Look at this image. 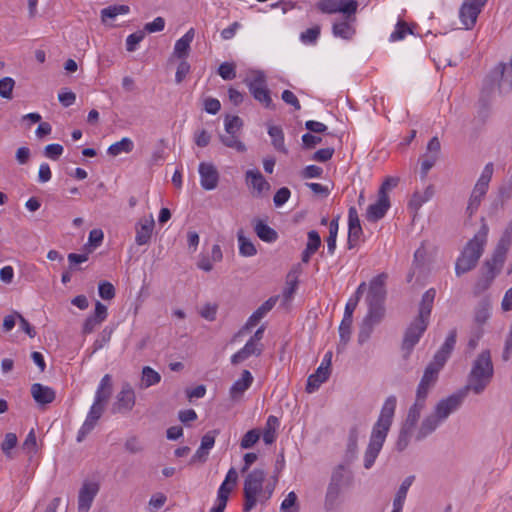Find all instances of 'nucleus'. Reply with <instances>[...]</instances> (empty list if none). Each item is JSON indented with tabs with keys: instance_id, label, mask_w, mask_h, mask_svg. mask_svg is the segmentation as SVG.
Masks as SVG:
<instances>
[{
	"instance_id": "774afa93",
	"label": "nucleus",
	"mask_w": 512,
	"mask_h": 512,
	"mask_svg": "<svg viewBox=\"0 0 512 512\" xmlns=\"http://www.w3.org/2000/svg\"><path fill=\"white\" fill-rule=\"evenodd\" d=\"M362 233H363V230H362L361 226L360 227H356V226L348 227L349 248H353L358 244Z\"/></svg>"
},
{
	"instance_id": "13d9d810",
	"label": "nucleus",
	"mask_w": 512,
	"mask_h": 512,
	"mask_svg": "<svg viewBox=\"0 0 512 512\" xmlns=\"http://www.w3.org/2000/svg\"><path fill=\"white\" fill-rule=\"evenodd\" d=\"M98 293L103 300H111L115 297V288L112 283L102 281L98 285Z\"/></svg>"
},
{
	"instance_id": "412c9836",
	"label": "nucleus",
	"mask_w": 512,
	"mask_h": 512,
	"mask_svg": "<svg viewBox=\"0 0 512 512\" xmlns=\"http://www.w3.org/2000/svg\"><path fill=\"white\" fill-rule=\"evenodd\" d=\"M254 378L249 370H243L241 377L237 379L229 389V396L232 400H239L251 387Z\"/></svg>"
},
{
	"instance_id": "f3484780",
	"label": "nucleus",
	"mask_w": 512,
	"mask_h": 512,
	"mask_svg": "<svg viewBox=\"0 0 512 512\" xmlns=\"http://www.w3.org/2000/svg\"><path fill=\"white\" fill-rule=\"evenodd\" d=\"M512 243V220L505 227L497 246L491 256V259L498 265H503L507 252Z\"/></svg>"
},
{
	"instance_id": "a878e982",
	"label": "nucleus",
	"mask_w": 512,
	"mask_h": 512,
	"mask_svg": "<svg viewBox=\"0 0 512 512\" xmlns=\"http://www.w3.org/2000/svg\"><path fill=\"white\" fill-rule=\"evenodd\" d=\"M33 399L40 405L50 404L55 400V391L48 386L40 383H34L31 386Z\"/></svg>"
},
{
	"instance_id": "c9c22d12",
	"label": "nucleus",
	"mask_w": 512,
	"mask_h": 512,
	"mask_svg": "<svg viewBox=\"0 0 512 512\" xmlns=\"http://www.w3.org/2000/svg\"><path fill=\"white\" fill-rule=\"evenodd\" d=\"M133 148V141L128 137H123L120 141L111 144L107 149V153L115 157L121 153H130Z\"/></svg>"
},
{
	"instance_id": "ea45409f",
	"label": "nucleus",
	"mask_w": 512,
	"mask_h": 512,
	"mask_svg": "<svg viewBox=\"0 0 512 512\" xmlns=\"http://www.w3.org/2000/svg\"><path fill=\"white\" fill-rule=\"evenodd\" d=\"M130 12L128 5H112L101 10V20L106 22L108 19H114L118 15H126Z\"/></svg>"
},
{
	"instance_id": "9d476101",
	"label": "nucleus",
	"mask_w": 512,
	"mask_h": 512,
	"mask_svg": "<svg viewBox=\"0 0 512 512\" xmlns=\"http://www.w3.org/2000/svg\"><path fill=\"white\" fill-rule=\"evenodd\" d=\"M486 3L487 0H464L459 11V17L465 29L474 27L478 15Z\"/></svg>"
},
{
	"instance_id": "4c0bfd02",
	"label": "nucleus",
	"mask_w": 512,
	"mask_h": 512,
	"mask_svg": "<svg viewBox=\"0 0 512 512\" xmlns=\"http://www.w3.org/2000/svg\"><path fill=\"white\" fill-rule=\"evenodd\" d=\"M365 290H366V283L365 282L360 283V285L357 287V289L355 291L354 296L348 299V301L345 305L343 317L353 319V313H354V311L358 305V302Z\"/></svg>"
},
{
	"instance_id": "052dcab7",
	"label": "nucleus",
	"mask_w": 512,
	"mask_h": 512,
	"mask_svg": "<svg viewBox=\"0 0 512 512\" xmlns=\"http://www.w3.org/2000/svg\"><path fill=\"white\" fill-rule=\"evenodd\" d=\"M64 148L61 144L53 143L44 148V155L51 160H58L63 154Z\"/></svg>"
},
{
	"instance_id": "9b49d317",
	"label": "nucleus",
	"mask_w": 512,
	"mask_h": 512,
	"mask_svg": "<svg viewBox=\"0 0 512 512\" xmlns=\"http://www.w3.org/2000/svg\"><path fill=\"white\" fill-rule=\"evenodd\" d=\"M503 265H498L493 261V259H489L484 263V266L481 270V275L474 286V294L479 295L486 291L490 285L492 284L493 280L495 279L496 275L500 272Z\"/></svg>"
},
{
	"instance_id": "6e6552de",
	"label": "nucleus",
	"mask_w": 512,
	"mask_h": 512,
	"mask_svg": "<svg viewBox=\"0 0 512 512\" xmlns=\"http://www.w3.org/2000/svg\"><path fill=\"white\" fill-rule=\"evenodd\" d=\"M238 483V472L234 467H231L223 482L220 484L217 497L213 507L209 512H224L231 492L236 488Z\"/></svg>"
},
{
	"instance_id": "603ef678",
	"label": "nucleus",
	"mask_w": 512,
	"mask_h": 512,
	"mask_svg": "<svg viewBox=\"0 0 512 512\" xmlns=\"http://www.w3.org/2000/svg\"><path fill=\"white\" fill-rule=\"evenodd\" d=\"M412 31L408 27L405 22H398L394 31L390 34L389 40L391 42H396L403 40L408 34H411Z\"/></svg>"
},
{
	"instance_id": "58836bf2",
	"label": "nucleus",
	"mask_w": 512,
	"mask_h": 512,
	"mask_svg": "<svg viewBox=\"0 0 512 512\" xmlns=\"http://www.w3.org/2000/svg\"><path fill=\"white\" fill-rule=\"evenodd\" d=\"M339 230V216L333 218L329 222V236L327 238V252L333 255L336 250V241Z\"/></svg>"
},
{
	"instance_id": "09e8293b",
	"label": "nucleus",
	"mask_w": 512,
	"mask_h": 512,
	"mask_svg": "<svg viewBox=\"0 0 512 512\" xmlns=\"http://www.w3.org/2000/svg\"><path fill=\"white\" fill-rule=\"evenodd\" d=\"M321 33V28L319 25H315L306 29L304 32L300 34V40L304 44H315L318 40Z\"/></svg>"
},
{
	"instance_id": "de8ad7c7",
	"label": "nucleus",
	"mask_w": 512,
	"mask_h": 512,
	"mask_svg": "<svg viewBox=\"0 0 512 512\" xmlns=\"http://www.w3.org/2000/svg\"><path fill=\"white\" fill-rule=\"evenodd\" d=\"M238 242H239V253L245 257L254 256L257 252L254 244L245 238L242 233L238 234Z\"/></svg>"
},
{
	"instance_id": "cd10ccee",
	"label": "nucleus",
	"mask_w": 512,
	"mask_h": 512,
	"mask_svg": "<svg viewBox=\"0 0 512 512\" xmlns=\"http://www.w3.org/2000/svg\"><path fill=\"white\" fill-rule=\"evenodd\" d=\"M112 393V378L109 374H105L98 385L95 393L94 401L100 404H105Z\"/></svg>"
},
{
	"instance_id": "bf43d9fd",
	"label": "nucleus",
	"mask_w": 512,
	"mask_h": 512,
	"mask_svg": "<svg viewBox=\"0 0 512 512\" xmlns=\"http://www.w3.org/2000/svg\"><path fill=\"white\" fill-rule=\"evenodd\" d=\"M18 442L17 436L15 433H7L5 438L1 444V450L6 456L11 455V450L16 447Z\"/></svg>"
},
{
	"instance_id": "69168bd1",
	"label": "nucleus",
	"mask_w": 512,
	"mask_h": 512,
	"mask_svg": "<svg viewBox=\"0 0 512 512\" xmlns=\"http://www.w3.org/2000/svg\"><path fill=\"white\" fill-rule=\"evenodd\" d=\"M291 192L287 187H282L275 193L273 202L276 207L283 206L290 198Z\"/></svg>"
},
{
	"instance_id": "2f4dec72",
	"label": "nucleus",
	"mask_w": 512,
	"mask_h": 512,
	"mask_svg": "<svg viewBox=\"0 0 512 512\" xmlns=\"http://www.w3.org/2000/svg\"><path fill=\"white\" fill-rule=\"evenodd\" d=\"M434 195V187L432 185L427 186L423 191H416L412 195L409 201V208L414 211L420 209V207L428 202Z\"/></svg>"
},
{
	"instance_id": "2eb2a0df",
	"label": "nucleus",
	"mask_w": 512,
	"mask_h": 512,
	"mask_svg": "<svg viewBox=\"0 0 512 512\" xmlns=\"http://www.w3.org/2000/svg\"><path fill=\"white\" fill-rule=\"evenodd\" d=\"M98 492L97 482L85 481L78 494V512H88Z\"/></svg>"
},
{
	"instance_id": "b1692460",
	"label": "nucleus",
	"mask_w": 512,
	"mask_h": 512,
	"mask_svg": "<svg viewBox=\"0 0 512 512\" xmlns=\"http://www.w3.org/2000/svg\"><path fill=\"white\" fill-rule=\"evenodd\" d=\"M195 37L194 28H190L181 38H179L174 45L173 56L185 60L190 51V45Z\"/></svg>"
},
{
	"instance_id": "37998d69",
	"label": "nucleus",
	"mask_w": 512,
	"mask_h": 512,
	"mask_svg": "<svg viewBox=\"0 0 512 512\" xmlns=\"http://www.w3.org/2000/svg\"><path fill=\"white\" fill-rule=\"evenodd\" d=\"M220 141L222 144L228 148L234 149L237 152H245L246 146L240 140L239 135L236 134H223L220 135Z\"/></svg>"
},
{
	"instance_id": "393cba45",
	"label": "nucleus",
	"mask_w": 512,
	"mask_h": 512,
	"mask_svg": "<svg viewBox=\"0 0 512 512\" xmlns=\"http://www.w3.org/2000/svg\"><path fill=\"white\" fill-rule=\"evenodd\" d=\"M262 353V344L247 341L243 348L237 351L231 357V362L234 365L240 364L251 356H259Z\"/></svg>"
},
{
	"instance_id": "0e129e2a",
	"label": "nucleus",
	"mask_w": 512,
	"mask_h": 512,
	"mask_svg": "<svg viewBox=\"0 0 512 512\" xmlns=\"http://www.w3.org/2000/svg\"><path fill=\"white\" fill-rule=\"evenodd\" d=\"M112 332V329H109L107 327L102 330L99 337L95 340L93 344L95 351L102 349L110 341Z\"/></svg>"
},
{
	"instance_id": "8fccbe9b",
	"label": "nucleus",
	"mask_w": 512,
	"mask_h": 512,
	"mask_svg": "<svg viewBox=\"0 0 512 512\" xmlns=\"http://www.w3.org/2000/svg\"><path fill=\"white\" fill-rule=\"evenodd\" d=\"M353 319L343 317L340 325H339V336L340 341L343 345H346L350 340L351 336V328H352Z\"/></svg>"
},
{
	"instance_id": "f8f14e48",
	"label": "nucleus",
	"mask_w": 512,
	"mask_h": 512,
	"mask_svg": "<svg viewBox=\"0 0 512 512\" xmlns=\"http://www.w3.org/2000/svg\"><path fill=\"white\" fill-rule=\"evenodd\" d=\"M464 397V392H458L442 399L436 405L434 414L443 422L451 413L459 408Z\"/></svg>"
},
{
	"instance_id": "6ab92c4d",
	"label": "nucleus",
	"mask_w": 512,
	"mask_h": 512,
	"mask_svg": "<svg viewBox=\"0 0 512 512\" xmlns=\"http://www.w3.org/2000/svg\"><path fill=\"white\" fill-rule=\"evenodd\" d=\"M200 184L204 190H213L217 187L219 174L212 163L201 162L199 164Z\"/></svg>"
},
{
	"instance_id": "7c9ffc66",
	"label": "nucleus",
	"mask_w": 512,
	"mask_h": 512,
	"mask_svg": "<svg viewBox=\"0 0 512 512\" xmlns=\"http://www.w3.org/2000/svg\"><path fill=\"white\" fill-rule=\"evenodd\" d=\"M280 425L278 418L274 415H270L267 418L263 432L261 433L262 439L265 444L271 445L276 441L277 429Z\"/></svg>"
},
{
	"instance_id": "5701e85b",
	"label": "nucleus",
	"mask_w": 512,
	"mask_h": 512,
	"mask_svg": "<svg viewBox=\"0 0 512 512\" xmlns=\"http://www.w3.org/2000/svg\"><path fill=\"white\" fill-rule=\"evenodd\" d=\"M278 301V297H270L268 300H266L256 311L253 312V314L248 318L245 326L243 327V330L251 329L252 327L256 326L262 318L265 317V315L273 309V307L276 305Z\"/></svg>"
},
{
	"instance_id": "c03bdc74",
	"label": "nucleus",
	"mask_w": 512,
	"mask_h": 512,
	"mask_svg": "<svg viewBox=\"0 0 512 512\" xmlns=\"http://www.w3.org/2000/svg\"><path fill=\"white\" fill-rule=\"evenodd\" d=\"M243 127V121L239 116L227 115L224 119V128L227 134L239 135Z\"/></svg>"
},
{
	"instance_id": "680f3d73",
	"label": "nucleus",
	"mask_w": 512,
	"mask_h": 512,
	"mask_svg": "<svg viewBox=\"0 0 512 512\" xmlns=\"http://www.w3.org/2000/svg\"><path fill=\"white\" fill-rule=\"evenodd\" d=\"M320 246H321V237H320L319 233L315 230L309 231L307 234V243H306L305 248L316 253Z\"/></svg>"
},
{
	"instance_id": "0eeeda50",
	"label": "nucleus",
	"mask_w": 512,
	"mask_h": 512,
	"mask_svg": "<svg viewBox=\"0 0 512 512\" xmlns=\"http://www.w3.org/2000/svg\"><path fill=\"white\" fill-rule=\"evenodd\" d=\"M245 84L255 100L260 102L265 108H274L270 91L267 88L266 76L263 72L253 71L251 75L245 79Z\"/></svg>"
},
{
	"instance_id": "473e14b6",
	"label": "nucleus",
	"mask_w": 512,
	"mask_h": 512,
	"mask_svg": "<svg viewBox=\"0 0 512 512\" xmlns=\"http://www.w3.org/2000/svg\"><path fill=\"white\" fill-rule=\"evenodd\" d=\"M268 134L271 138L273 147L277 151L287 154L288 150L285 146V138H284V133H283V129L281 128V126L269 125Z\"/></svg>"
},
{
	"instance_id": "a18cd8bd",
	"label": "nucleus",
	"mask_w": 512,
	"mask_h": 512,
	"mask_svg": "<svg viewBox=\"0 0 512 512\" xmlns=\"http://www.w3.org/2000/svg\"><path fill=\"white\" fill-rule=\"evenodd\" d=\"M413 480H414V476H409L402 482V484L400 485V487L397 491L396 497L393 502V506H398V507L403 508V505H404V502H405V499L407 496V492H408L410 486L412 485Z\"/></svg>"
},
{
	"instance_id": "ddd939ff",
	"label": "nucleus",
	"mask_w": 512,
	"mask_h": 512,
	"mask_svg": "<svg viewBox=\"0 0 512 512\" xmlns=\"http://www.w3.org/2000/svg\"><path fill=\"white\" fill-rule=\"evenodd\" d=\"M387 274L381 273L373 277L369 282L366 296L367 303H384L386 297Z\"/></svg>"
},
{
	"instance_id": "4be33fe9",
	"label": "nucleus",
	"mask_w": 512,
	"mask_h": 512,
	"mask_svg": "<svg viewBox=\"0 0 512 512\" xmlns=\"http://www.w3.org/2000/svg\"><path fill=\"white\" fill-rule=\"evenodd\" d=\"M155 226L153 216L149 218L141 219L136 227L135 242L137 245H146L152 236V232Z\"/></svg>"
},
{
	"instance_id": "39448f33",
	"label": "nucleus",
	"mask_w": 512,
	"mask_h": 512,
	"mask_svg": "<svg viewBox=\"0 0 512 512\" xmlns=\"http://www.w3.org/2000/svg\"><path fill=\"white\" fill-rule=\"evenodd\" d=\"M489 228L486 223H482L479 231L466 244L461 255L458 257L455 265V272L458 276L472 270L481 257L487 242Z\"/></svg>"
},
{
	"instance_id": "bb28decb",
	"label": "nucleus",
	"mask_w": 512,
	"mask_h": 512,
	"mask_svg": "<svg viewBox=\"0 0 512 512\" xmlns=\"http://www.w3.org/2000/svg\"><path fill=\"white\" fill-rule=\"evenodd\" d=\"M493 163H487L476 182L472 192L477 194L478 196L484 197L487 193L489 183L491 181L492 175H493Z\"/></svg>"
},
{
	"instance_id": "e433bc0d",
	"label": "nucleus",
	"mask_w": 512,
	"mask_h": 512,
	"mask_svg": "<svg viewBox=\"0 0 512 512\" xmlns=\"http://www.w3.org/2000/svg\"><path fill=\"white\" fill-rule=\"evenodd\" d=\"M367 305L368 312L364 319L375 325L379 324L385 315L384 303H367Z\"/></svg>"
},
{
	"instance_id": "338daca9",
	"label": "nucleus",
	"mask_w": 512,
	"mask_h": 512,
	"mask_svg": "<svg viewBox=\"0 0 512 512\" xmlns=\"http://www.w3.org/2000/svg\"><path fill=\"white\" fill-rule=\"evenodd\" d=\"M412 430H413V428L403 425V427L400 431L399 437H398V441H397V449L399 451L404 450L408 446L409 438H410V434H411Z\"/></svg>"
},
{
	"instance_id": "6e6d98bb",
	"label": "nucleus",
	"mask_w": 512,
	"mask_h": 512,
	"mask_svg": "<svg viewBox=\"0 0 512 512\" xmlns=\"http://www.w3.org/2000/svg\"><path fill=\"white\" fill-rule=\"evenodd\" d=\"M375 327V324L368 322L367 320L363 319L362 324L359 329L358 333V342L359 344H363L370 338L373 329Z\"/></svg>"
},
{
	"instance_id": "f03ea898",
	"label": "nucleus",
	"mask_w": 512,
	"mask_h": 512,
	"mask_svg": "<svg viewBox=\"0 0 512 512\" xmlns=\"http://www.w3.org/2000/svg\"><path fill=\"white\" fill-rule=\"evenodd\" d=\"M275 486L276 480H267L263 469L250 471L243 483V512H251L257 505L264 506L271 499Z\"/></svg>"
},
{
	"instance_id": "f257e3e1",
	"label": "nucleus",
	"mask_w": 512,
	"mask_h": 512,
	"mask_svg": "<svg viewBox=\"0 0 512 512\" xmlns=\"http://www.w3.org/2000/svg\"><path fill=\"white\" fill-rule=\"evenodd\" d=\"M397 400L389 396L380 411L379 417L372 428L369 444L364 455V467L369 469L375 463L393 422Z\"/></svg>"
},
{
	"instance_id": "49530a36",
	"label": "nucleus",
	"mask_w": 512,
	"mask_h": 512,
	"mask_svg": "<svg viewBox=\"0 0 512 512\" xmlns=\"http://www.w3.org/2000/svg\"><path fill=\"white\" fill-rule=\"evenodd\" d=\"M261 433L258 429H251L247 431L240 442V446L242 449L252 448L260 439Z\"/></svg>"
},
{
	"instance_id": "dca6fc26",
	"label": "nucleus",
	"mask_w": 512,
	"mask_h": 512,
	"mask_svg": "<svg viewBox=\"0 0 512 512\" xmlns=\"http://www.w3.org/2000/svg\"><path fill=\"white\" fill-rule=\"evenodd\" d=\"M135 405V392L129 383H124L120 392L116 396L113 405V411L116 413H126L132 410Z\"/></svg>"
},
{
	"instance_id": "5fc2aeb1",
	"label": "nucleus",
	"mask_w": 512,
	"mask_h": 512,
	"mask_svg": "<svg viewBox=\"0 0 512 512\" xmlns=\"http://www.w3.org/2000/svg\"><path fill=\"white\" fill-rule=\"evenodd\" d=\"M218 74L224 80H232L236 77V67L234 63L223 62L218 68Z\"/></svg>"
},
{
	"instance_id": "c756f323",
	"label": "nucleus",
	"mask_w": 512,
	"mask_h": 512,
	"mask_svg": "<svg viewBox=\"0 0 512 512\" xmlns=\"http://www.w3.org/2000/svg\"><path fill=\"white\" fill-rule=\"evenodd\" d=\"M344 471V468L340 466L332 476V481L328 487L327 494H326V505L328 507H331L333 503L336 501L339 492H340V480L342 477V472Z\"/></svg>"
},
{
	"instance_id": "7ed1b4c3",
	"label": "nucleus",
	"mask_w": 512,
	"mask_h": 512,
	"mask_svg": "<svg viewBox=\"0 0 512 512\" xmlns=\"http://www.w3.org/2000/svg\"><path fill=\"white\" fill-rule=\"evenodd\" d=\"M435 296L436 291L433 288L427 290L422 296L418 316L408 326L404 335L402 348L406 350L407 353H410L427 329Z\"/></svg>"
},
{
	"instance_id": "a19ab883",
	"label": "nucleus",
	"mask_w": 512,
	"mask_h": 512,
	"mask_svg": "<svg viewBox=\"0 0 512 512\" xmlns=\"http://www.w3.org/2000/svg\"><path fill=\"white\" fill-rule=\"evenodd\" d=\"M491 316V305L485 300L479 303V305L475 309L474 313V321L477 325H484Z\"/></svg>"
},
{
	"instance_id": "1a4fd4ad",
	"label": "nucleus",
	"mask_w": 512,
	"mask_h": 512,
	"mask_svg": "<svg viewBox=\"0 0 512 512\" xmlns=\"http://www.w3.org/2000/svg\"><path fill=\"white\" fill-rule=\"evenodd\" d=\"M359 3L357 0H320L317 3L319 11L325 14L341 13L342 15L356 14Z\"/></svg>"
},
{
	"instance_id": "72a5a7b5",
	"label": "nucleus",
	"mask_w": 512,
	"mask_h": 512,
	"mask_svg": "<svg viewBox=\"0 0 512 512\" xmlns=\"http://www.w3.org/2000/svg\"><path fill=\"white\" fill-rule=\"evenodd\" d=\"M441 422L442 421L435 414L426 417L421 424L416 439L422 440L423 438L427 437L429 434L436 430Z\"/></svg>"
},
{
	"instance_id": "864d4df0",
	"label": "nucleus",
	"mask_w": 512,
	"mask_h": 512,
	"mask_svg": "<svg viewBox=\"0 0 512 512\" xmlns=\"http://www.w3.org/2000/svg\"><path fill=\"white\" fill-rule=\"evenodd\" d=\"M14 86L15 81L11 77H4L0 79V96L4 99H12Z\"/></svg>"
},
{
	"instance_id": "4d7b16f0",
	"label": "nucleus",
	"mask_w": 512,
	"mask_h": 512,
	"mask_svg": "<svg viewBox=\"0 0 512 512\" xmlns=\"http://www.w3.org/2000/svg\"><path fill=\"white\" fill-rule=\"evenodd\" d=\"M297 495L295 492H290L286 496V498L282 501L280 509L282 512H298V507L296 505Z\"/></svg>"
},
{
	"instance_id": "3c124183",
	"label": "nucleus",
	"mask_w": 512,
	"mask_h": 512,
	"mask_svg": "<svg viewBox=\"0 0 512 512\" xmlns=\"http://www.w3.org/2000/svg\"><path fill=\"white\" fill-rule=\"evenodd\" d=\"M423 407H424L423 404H419V403L415 402L413 404V406H411L409 409L404 426L414 428V426L416 425V423L420 417V413H421V410L423 409Z\"/></svg>"
},
{
	"instance_id": "a211bd4d",
	"label": "nucleus",
	"mask_w": 512,
	"mask_h": 512,
	"mask_svg": "<svg viewBox=\"0 0 512 512\" xmlns=\"http://www.w3.org/2000/svg\"><path fill=\"white\" fill-rule=\"evenodd\" d=\"M246 183L252 190L255 197H261L264 193L270 190L269 182L264 178L261 172L257 169L248 170L246 172Z\"/></svg>"
},
{
	"instance_id": "423d86ee",
	"label": "nucleus",
	"mask_w": 512,
	"mask_h": 512,
	"mask_svg": "<svg viewBox=\"0 0 512 512\" xmlns=\"http://www.w3.org/2000/svg\"><path fill=\"white\" fill-rule=\"evenodd\" d=\"M456 337V330H451L441 348L434 355L433 361L426 367L421 381L428 384V386L431 387L436 382L439 371L444 366L454 349Z\"/></svg>"
},
{
	"instance_id": "c85d7f7f",
	"label": "nucleus",
	"mask_w": 512,
	"mask_h": 512,
	"mask_svg": "<svg viewBox=\"0 0 512 512\" xmlns=\"http://www.w3.org/2000/svg\"><path fill=\"white\" fill-rule=\"evenodd\" d=\"M331 370H326L324 367L319 366L315 373L308 377L306 391L313 393L316 391L322 383L328 380Z\"/></svg>"
},
{
	"instance_id": "e2e57ef3",
	"label": "nucleus",
	"mask_w": 512,
	"mask_h": 512,
	"mask_svg": "<svg viewBox=\"0 0 512 512\" xmlns=\"http://www.w3.org/2000/svg\"><path fill=\"white\" fill-rule=\"evenodd\" d=\"M144 32L143 31H137L135 33H132L128 35L126 38V49L129 52H133L136 50L137 45L144 39Z\"/></svg>"
},
{
	"instance_id": "79ce46f5",
	"label": "nucleus",
	"mask_w": 512,
	"mask_h": 512,
	"mask_svg": "<svg viewBox=\"0 0 512 512\" xmlns=\"http://www.w3.org/2000/svg\"><path fill=\"white\" fill-rule=\"evenodd\" d=\"M142 386L145 388L157 385L161 381V375L149 366L142 369L141 376Z\"/></svg>"
},
{
	"instance_id": "20e7f679",
	"label": "nucleus",
	"mask_w": 512,
	"mask_h": 512,
	"mask_svg": "<svg viewBox=\"0 0 512 512\" xmlns=\"http://www.w3.org/2000/svg\"><path fill=\"white\" fill-rule=\"evenodd\" d=\"M493 375L491 352L489 349H484L472 362L466 389L475 394L482 393L492 381Z\"/></svg>"
},
{
	"instance_id": "f704fd0d",
	"label": "nucleus",
	"mask_w": 512,
	"mask_h": 512,
	"mask_svg": "<svg viewBox=\"0 0 512 512\" xmlns=\"http://www.w3.org/2000/svg\"><path fill=\"white\" fill-rule=\"evenodd\" d=\"M257 236L264 242L272 243L278 238L277 232L262 221H257L254 227Z\"/></svg>"
},
{
	"instance_id": "4468645a",
	"label": "nucleus",
	"mask_w": 512,
	"mask_h": 512,
	"mask_svg": "<svg viewBox=\"0 0 512 512\" xmlns=\"http://www.w3.org/2000/svg\"><path fill=\"white\" fill-rule=\"evenodd\" d=\"M356 23V14L350 15L344 14L343 18L340 20H336L332 25V34L336 38H341L344 40H350L356 33L355 29Z\"/></svg>"
},
{
	"instance_id": "aec40b11",
	"label": "nucleus",
	"mask_w": 512,
	"mask_h": 512,
	"mask_svg": "<svg viewBox=\"0 0 512 512\" xmlns=\"http://www.w3.org/2000/svg\"><path fill=\"white\" fill-rule=\"evenodd\" d=\"M389 208V196H382L378 194L377 200L368 206L365 217L369 222H377L386 215Z\"/></svg>"
}]
</instances>
